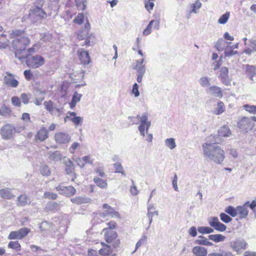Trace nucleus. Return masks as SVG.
Listing matches in <instances>:
<instances>
[{"instance_id": "obj_1", "label": "nucleus", "mask_w": 256, "mask_h": 256, "mask_svg": "<svg viewBox=\"0 0 256 256\" xmlns=\"http://www.w3.org/2000/svg\"><path fill=\"white\" fill-rule=\"evenodd\" d=\"M202 154L206 158L220 164L225 158L224 150L219 146L206 142L202 145Z\"/></svg>"}, {"instance_id": "obj_2", "label": "nucleus", "mask_w": 256, "mask_h": 256, "mask_svg": "<svg viewBox=\"0 0 256 256\" xmlns=\"http://www.w3.org/2000/svg\"><path fill=\"white\" fill-rule=\"evenodd\" d=\"M24 30H13L10 34L12 38L16 37L12 40V46L14 49L26 48L30 43L28 37L24 36Z\"/></svg>"}, {"instance_id": "obj_3", "label": "nucleus", "mask_w": 256, "mask_h": 256, "mask_svg": "<svg viewBox=\"0 0 256 256\" xmlns=\"http://www.w3.org/2000/svg\"><path fill=\"white\" fill-rule=\"evenodd\" d=\"M26 128L24 124H18L16 126L10 124H6L2 127L0 132L2 139L8 140L14 138L16 133H20Z\"/></svg>"}, {"instance_id": "obj_4", "label": "nucleus", "mask_w": 256, "mask_h": 256, "mask_svg": "<svg viewBox=\"0 0 256 256\" xmlns=\"http://www.w3.org/2000/svg\"><path fill=\"white\" fill-rule=\"evenodd\" d=\"M44 108L53 116H60L64 113L63 108L58 106L51 100L45 101L44 102Z\"/></svg>"}, {"instance_id": "obj_5", "label": "nucleus", "mask_w": 256, "mask_h": 256, "mask_svg": "<svg viewBox=\"0 0 256 256\" xmlns=\"http://www.w3.org/2000/svg\"><path fill=\"white\" fill-rule=\"evenodd\" d=\"M26 64L30 68H38L44 64V58L40 55L30 56L26 60Z\"/></svg>"}, {"instance_id": "obj_6", "label": "nucleus", "mask_w": 256, "mask_h": 256, "mask_svg": "<svg viewBox=\"0 0 256 256\" xmlns=\"http://www.w3.org/2000/svg\"><path fill=\"white\" fill-rule=\"evenodd\" d=\"M102 208L104 210V212L98 214H96L97 218H106L108 217L116 218L120 217L119 213L108 204H104Z\"/></svg>"}, {"instance_id": "obj_7", "label": "nucleus", "mask_w": 256, "mask_h": 256, "mask_svg": "<svg viewBox=\"0 0 256 256\" xmlns=\"http://www.w3.org/2000/svg\"><path fill=\"white\" fill-rule=\"evenodd\" d=\"M238 126L242 131L247 132L252 129L254 123L250 118L243 116L238 120Z\"/></svg>"}, {"instance_id": "obj_8", "label": "nucleus", "mask_w": 256, "mask_h": 256, "mask_svg": "<svg viewBox=\"0 0 256 256\" xmlns=\"http://www.w3.org/2000/svg\"><path fill=\"white\" fill-rule=\"evenodd\" d=\"M30 232V229L26 227L22 228L18 230L11 232L8 236V240H22Z\"/></svg>"}, {"instance_id": "obj_9", "label": "nucleus", "mask_w": 256, "mask_h": 256, "mask_svg": "<svg viewBox=\"0 0 256 256\" xmlns=\"http://www.w3.org/2000/svg\"><path fill=\"white\" fill-rule=\"evenodd\" d=\"M29 16L34 22L44 18L46 16V14L42 8H33L30 11Z\"/></svg>"}, {"instance_id": "obj_10", "label": "nucleus", "mask_w": 256, "mask_h": 256, "mask_svg": "<svg viewBox=\"0 0 256 256\" xmlns=\"http://www.w3.org/2000/svg\"><path fill=\"white\" fill-rule=\"evenodd\" d=\"M102 232H104V238L106 242L108 243L112 242L114 241L113 246L116 247L119 244V240L116 242V239L118 237L117 233L112 230H108L107 228H104L102 230Z\"/></svg>"}, {"instance_id": "obj_11", "label": "nucleus", "mask_w": 256, "mask_h": 256, "mask_svg": "<svg viewBox=\"0 0 256 256\" xmlns=\"http://www.w3.org/2000/svg\"><path fill=\"white\" fill-rule=\"evenodd\" d=\"M209 224L217 231L222 232L226 230V226L220 222L218 218L216 216L210 217L208 218Z\"/></svg>"}, {"instance_id": "obj_12", "label": "nucleus", "mask_w": 256, "mask_h": 256, "mask_svg": "<svg viewBox=\"0 0 256 256\" xmlns=\"http://www.w3.org/2000/svg\"><path fill=\"white\" fill-rule=\"evenodd\" d=\"M56 189L60 194L68 196H73L76 192V190L72 186H64L59 185L56 188Z\"/></svg>"}, {"instance_id": "obj_13", "label": "nucleus", "mask_w": 256, "mask_h": 256, "mask_svg": "<svg viewBox=\"0 0 256 256\" xmlns=\"http://www.w3.org/2000/svg\"><path fill=\"white\" fill-rule=\"evenodd\" d=\"M231 247L238 253L246 249L247 243L242 239H237L230 242Z\"/></svg>"}, {"instance_id": "obj_14", "label": "nucleus", "mask_w": 256, "mask_h": 256, "mask_svg": "<svg viewBox=\"0 0 256 256\" xmlns=\"http://www.w3.org/2000/svg\"><path fill=\"white\" fill-rule=\"evenodd\" d=\"M56 142L60 144L68 143L71 139V136L66 132H56L54 134Z\"/></svg>"}, {"instance_id": "obj_15", "label": "nucleus", "mask_w": 256, "mask_h": 256, "mask_svg": "<svg viewBox=\"0 0 256 256\" xmlns=\"http://www.w3.org/2000/svg\"><path fill=\"white\" fill-rule=\"evenodd\" d=\"M208 94L218 98H222L223 96L222 91L220 87L216 86H209L206 89Z\"/></svg>"}, {"instance_id": "obj_16", "label": "nucleus", "mask_w": 256, "mask_h": 256, "mask_svg": "<svg viewBox=\"0 0 256 256\" xmlns=\"http://www.w3.org/2000/svg\"><path fill=\"white\" fill-rule=\"evenodd\" d=\"M228 70L226 67H222L220 70V74L219 78L222 84L228 86L230 85V80L228 76Z\"/></svg>"}, {"instance_id": "obj_17", "label": "nucleus", "mask_w": 256, "mask_h": 256, "mask_svg": "<svg viewBox=\"0 0 256 256\" xmlns=\"http://www.w3.org/2000/svg\"><path fill=\"white\" fill-rule=\"evenodd\" d=\"M6 75L4 78V84L10 87L16 88L18 84V82L12 76V74L8 72L6 73Z\"/></svg>"}, {"instance_id": "obj_18", "label": "nucleus", "mask_w": 256, "mask_h": 256, "mask_svg": "<svg viewBox=\"0 0 256 256\" xmlns=\"http://www.w3.org/2000/svg\"><path fill=\"white\" fill-rule=\"evenodd\" d=\"M202 3L200 0H196L194 3L190 4L188 5L186 8L187 12L190 16L192 13L198 14V10L202 7Z\"/></svg>"}, {"instance_id": "obj_19", "label": "nucleus", "mask_w": 256, "mask_h": 256, "mask_svg": "<svg viewBox=\"0 0 256 256\" xmlns=\"http://www.w3.org/2000/svg\"><path fill=\"white\" fill-rule=\"evenodd\" d=\"M249 202H246L244 205L236 207L237 215H240V218H246L248 214V208L249 206Z\"/></svg>"}, {"instance_id": "obj_20", "label": "nucleus", "mask_w": 256, "mask_h": 256, "mask_svg": "<svg viewBox=\"0 0 256 256\" xmlns=\"http://www.w3.org/2000/svg\"><path fill=\"white\" fill-rule=\"evenodd\" d=\"M78 55L81 62L84 64H88L90 62V57L88 52L80 49L78 51Z\"/></svg>"}, {"instance_id": "obj_21", "label": "nucleus", "mask_w": 256, "mask_h": 256, "mask_svg": "<svg viewBox=\"0 0 256 256\" xmlns=\"http://www.w3.org/2000/svg\"><path fill=\"white\" fill-rule=\"evenodd\" d=\"M160 22H159L155 20H151L147 27L144 30L142 35L146 36L150 34L152 32V26H154V28L158 30L159 28Z\"/></svg>"}, {"instance_id": "obj_22", "label": "nucleus", "mask_w": 256, "mask_h": 256, "mask_svg": "<svg viewBox=\"0 0 256 256\" xmlns=\"http://www.w3.org/2000/svg\"><path fill=\"white\" fill-rule=\"evenodd\" d=\"M48 136V130L42 126L36 135L35 140L42 142L46 140Z\"/></svg>"}, {"instance_id": "obj_23", "label": "nucleus", "mask_w": 256, "mask_h": 256, "mask_svg": "<svg viewBox=\"0 0 256 256\" xmlns=\"http://www.w3.org/2000/svg\"><path fill=\"white\" fill-rule=\"evenodd\" d=\"M46 94L45 90H38L36 94V98L34 100V103L36 106H40L44 99Z\"/></svg>"}, {"instance_id": "obj_24", "label": "nucleus", "mask_w": 256, "mask_h": 256, "mask_svg": "<svg viewBox=\"0 0 256 256\" xmlns=\"http://www.w3.org/2000/svg\"><path fill=\"white\" fill-rule=\"evenodd\" d=\"M74 164L72 161L68 160V164L66 168V174L72 176V181L74 182L76 178V174L74 172Z\"/></svg>"}, {"instance_id": "obj_25", "label": "nucleus", "mask_w": 256, "mask_h": 256, "mask_svg": "<svg viewBox=\"0 0 256 256\" xmlns=\"http://www.w3.org/2000/svg\"><path fill=\"white\" fill-rule=\"evenodd\" d=\"M192 252L195 256H206L208 254L207 250L205 248L200 246L194 247Z\"/></svg>"}, {"instance_id": "obj_26", "label": "nucleus", "mask_w": 256, "mask_h": 256, "mask_svg": "<svg viewBox=\"0 0 256 256\" xmlns=\"http://www.w3.org/2000/svg\"><path fill=\"white\" fill-rule=\"evenodd\" d=\"M30 203V198L26 194H22L17 198V205L24 206Z\"/></svg>"}, {"instance_id": "obj_27", "label": "nucleus", "mask_w": 256, "mask_h": 256, "mask_svg": "<svg viewBox=\"0 0 256 256\" xmlns=\"http://www.w3.org/2000/svg\"><path fill=\"white\" fill-rule=\"evenodd\" d=\"M14 50L15 56L20 60L22 61L29 57L28 54L26 52V48Z\"/></svg>"}, {"instance_id": "obj_28", "label": "nucleus", "mask_w": 256, "mask_h": 256, "mask_svg": "<svg viewBox=\"0 0 256 256\" xmlns=\"http://www.w3.org/2000/svg\"><path fill=\"white\" fill-rule=\"evenodd\" d=\"M0 195L2 198L8 200L12 199L15 196L12 190L8 188L0 190Z\"/></svg>"}, {"instance_id": "obj_29", "label": "nucleus", "mask_w": 256, "mask_h": 256, "mask_svg": "<svg viewBox=\"0 0 256 256\" xmlns=\"http://www.w3.org/2000/svg\"><path fill=\"white\" fill-rule=\"evenodd\" d=\"M84 118L82 116H76L75 112H70V121L75 126L81 125L83 122Z\"/></svg>"}, {"instance_id": "obj_30", "label": "nucleus", "mask_w": 256, "mask_h": 256, "mask_svg": "<svg viewBox=\"0 0 256 256\" xmlns=\"http://www.w3.org/2000/svg\"><path fill=\"white\" fill-rule=\"evenodd\" d=\"M246 72L250 76V80L256 82V68L253 66H248L246 68Z\"/></svg>"}, {"instance_id": "obj_31", "label": "nucleus", "mask_w": 256, "mask_h": 256, "mask_svg": "<svg viewBox=\"0 0 256 256\" xmlns=\"http://www.w3.org/2000/svg\"><path fill=\"white\" fill-rule=\"evenodd\" d=\"M103 245V248L99 250L100 254L103 256H109L112 252V249L108 245L104 244V242L101 243Z\"/></svg>"}, {"instance_id": "obj_32", "label": "nucleus", "mask_w": 256, "mask_h": 256, "mask_svg": "<svg viewBox=\"0 0 256 256\" xmlns=\"http://www.w3.org/2000/svg\"><path fill=\"white\" fill-rule=\"evenodd\" d=\"M94 182L98 186L101 188H106L108 187V183L106 180L95 177L94 178Z\"/></svg>"}, {"instance_id": "obj_33", "label": "nucleus", "mask_w": 256, "mask_h": 256, "mask_svg": "<svg viewBox=\"0 0 256 256\" xmlns=\"http://www.w3.org/2000/svg\"><path fill=\"white\" fill-rule=\"evenodd\" d=\"M48 158L54 161H58L61 159L62 156L59 151H55L54 152H49L48 153Z\"/></svg>"}, {"instance_id": "obj_34", "label": "nucleus", "mask_w": 256, "mask_h": 256, "mask_svg": "<svg viewBox=\"0 0 256 256\" xmlns=\"http://www.w3.org/2000/svg\"><path fill=\"white\" fill-rule=\"evenodd\" d=\"M208 239L215 242H224L226 237L221 234H210L208 236Z\"/></svg>"}, {"instance_id": "obj_35", "label": "nucleus", "mask_w": 256, "mask_h": 256, "mask_svg": "<svg viewBox=\"0 0 256 256\" xmlns=\"http://www.w3.org/2000/svg\"><path fill=\"white\" fill-rule=\"evenodd\" d=\"M218 134L220 136L228 137L231 134V132L227 126H224L218 130Z\"/></svg>"}, {"instance_id": "obj_36", "label": "nucleus", "mask_w": 256, "mask_h": 256, "mask_svg": "<svg viewBox=\"0 0 256 256\" xmlns=\"http://www.w3.org/2000/svg\"><path fill=\"white\" fill-rule=\"evenodd\" d=\"M82 94H78V92H75L73 95L72 100L70 103V106L71 108L74 107L76 104L79 102L81 99Z\"/></svg>"}, {"instance_id": "obj_37", "label": "nucleus", "mask_w": 256, "mask_h": 256, "mask_svg": "<svg viewBox=\"0 0 256 256\" xmlns=\"http://www.w3.org/2000/svg\"><path fill=\"white\" fill-rule=\"evenodd\" d=\"M12 110L10 108L4 104L0 108V115L4 116H8L11 114Z\"/></svg>"}, {"instance_id": "obj_38", "label": "nucleus", "mask_w": 256, "mask_h": 256, "mask_svg": "<svg viewBox=\"0 0 256 256\" xmlns=\"http://www.w3.org/2000/svg\"><path fill=\"white\" fill-rule=\"evenodd\" d=\"M164 144L167 148L171 150L174 149L176 146L175 139L172 138L165 140Z\"/></svg>"}, {"instance_id": "obj_39", "label": "nucleus", "mask_w": 256, "mask_h": 256, "mask_svg": "<svg viewBox=\"0 0 256 256\" xmlns=\"http://www.w3.org/2000/svg\"><path fill=\"white\" fill-rule=\"evenodd\" d=\"M151 124H140L138 126V130L140 131V134L144 137L146 134H148V130Z\"/></svg>"}, {"instance_id": "obj_40", "label": "nucleus", "mask_w": 256, "mask_h": 256, "mask_svg": "<svg viewBox=\"0 0 256 256\" xmlns=\"http://www.w3.org/2000/svg\"><path fill=\"white\" fill-rule=\"evenodd\" d=\"M230 42H226L222 38L218 40L216 44V48L218 51H222L226 48V44H230Z\"/></svg>"}, {"instance_id": "obj_41", "label": "nucleus", "mask_w": 256, "mask_h": 256, "mask_svg": "<svg viewBox=\"0 0 256 256\" xmlns=\"http://www.w3.org/2000/svg\"><path fill=\"white\" fill-rule=\"evenodd\" d=\"M225 106L223 102H218L217 104V106L214 110V114L216 115H220L225 110Z\"/></svg>"}, {"instance_id": "obj_42", "label": "nucleus", "mask_w": 256, "mask_h": 256, "mask_svg": "<svg viewBox=\"0 0 256 256\" xmlns=\"http://www.w3.org/2000/svg\"><path fill=\"white\" fill-rule=\"evenodd\" d=\"M198 82L202 88L209 87L210 84V78L206 76L201 77L198 80Z\"/></svg>"}, {"instance_id": "obj_43", "label": "nucleus", "mask_w": 256, "mask_h": 256, "mask_svg": "<svg viewBox=\"0 0 256 256\" xmlns=\"http://www.w3.org/2000/svg\"><path fill=\"white\" fill-rule=\"evenodd\" d=\"M8 247L16 251H20L21 250V246L18 241H10L8 243Z\"/></svg>"}, {"instance_id": "obj_44", "label": "nucleus", "mask_w": 256, "mask_h": 256, "mask_svg": "<svg viewBox=\"0 0 256 256\" xmlns=\"http://www.w3.org/2000/svg\"><path fill=\"white\" fill-rule=\"evenodd\" d=\"M42 231H47L53 230L52 226L46 221L42 222L40 225Z\"/></svg>"}, {"instance_id": "obj_45", "label": "nucleus", "mask_w": 256, "mask_h": 256, "mask_svg": "<svg viewBox=\"0 0 256 256\" xmlns=\"http://www.w3.org/2000/svg\"><path fill=\"white\" fill-rule=\"evenodd\" d=\"M139 121L140 124H151V122L148 120V114L147 113H144L140 116Z\"/></svg>"}, {"instance_id": "obj_46", "label": "nucleus", "mask_w": 256, "mask_h": 256, "mask_svg": "<svg viewBox=\"0 0 256 256\" xmlns=\"http://www.w3.org/2000/svg\"><path fill=\"white\" fill-rule=\"evenodd\" d=\"M198 230L202 234H210L214 232V229L208 226H200L198 228Z\"/></svg>"}, {"instance_id": "obj_47", "label": "nucleus", "mask_w": 256, "mask_h": 256, "mask_svg": "<svg viewBox=\"0 0 256 256\" xmlns=\"http://www.w3.org/2000/svg\"><path fill=\"white\" fill-rule=\"evenodd\" d=\"M244 108L250 114H256V106L244 104L243 106Z\"/></svg>"}, {"instance_id": "obj_48", "label": "nucleus", "mask_w": 256, "mask_h": 256, "mask_svg": "<svg viewBox=\"0 0 256 256\" xmlns=\"http://www.w3.org/2000/svg\"><path fill=\"white\" fill-rule=\"evenodd\" d=\"M230 16V13L226 12L223 14L218 20V23L220 24H225L228 20Z\"/></svg>"}, {"instance_id": "obj_49", "label": "nucleus", "mask_w": 256, "mask_h": 256, "mask_svg": "<svg viewBox=\"0 0 256 256\" xmlns=\"http://www.w3.org/2000/svg\"><path fill=\"white\" fill-rule=\"evenodd\" d=\"M71 201L74 204H81L88 202V199L78 196L72 198Z\"/></svg>"}, {"instance_id": "obj_50", "label": "nucleus", "mask_w": 256, "mask_h": 256, "mask_svg": "<svg viewBox=\"0 0 256 256\" xmlns=\"http://www.w3.org/2000/svg\"><path fill=\"white\" fill-rule=\"evenodd\" d=\"M224 211L232 217H235L237 216L236 208H234L232 206H228L226 208Z\"/></svg>"}, {"instance_id": "obj_51", "label": "nucleus", "mask_w": 256, "mask_h": 256, "mask_svg": "<svg viewBox=\"0 0 256 256\" xmlns=\"http://www.w3.org/2000/svg\"><path fill=\"white\" fill-rule=\"evenodd\" d=\"M199 238L202 239L198 240H196V242L200 244L208 246H212L213 244L212 242L208 241L207 238H204L203 236H199Z\"/></svg>"}, {"instance_id": "obj_52", "label": "nucleus", "mask_w": 256, "mask_h": 256, "mask_svg": "<svg viewBox=\"0 0 256 256\" xmlns=\"http://www.w3.org/2000/svg\"><path fill=\"white\" fill-rule=\"evenodd\" d=\"M40 173L44 176H48L50 174V170L48 166L42 164L40 168Z\"/></svg>"}, {"instance_id": "obj_53", "label": "nucleus", "mask_w": 256, "mask_h": 256, "mask_svg": "<svg viewBox=\"0 0 256 256\" xmlns=\"http://www.w3.org/2000/svg\"><path fill=\"white\" fill-rule=\"evenodd\" d=\"M114 166L116 170L115 172L121 174L123 176L126 175L125 172L123 170V168L120 163L116 162L114 164Z\"/></svg>"}, {"instance_id": "obj_54", "label": "nucleus", "mask_w": 256, "mask_h": 256, "mask_svg": "<svg viewBox=\"0 0 256 256\" xmlns=\"http://www.w3.org/2000/svg\"><path fill=\"white\" fill-rule=\"evenodd\" d=\"M40 46L39 44H36L32 46V48H30L27 50L26 52L29 55H30L31 54H34L40 48Z\"/></svg>"}, {"instance_id": "obj_55", "label": "nucleus", "mask_w": 256, "mask_h": 256, "mask_svg": "<svg viewBox=\"0 0 256 256\" xmlns=\"http://www.w3.org/2000/svg\"><path fill=\"white\" fill-rule=\"evenodd\" d=\"M84 14L82 13H80L78 14L76 18L74 19V22L77 24H81L84 22Z\"/></svg>"}, {"instance_id": "obj_56", "label": "nucleus", "mask_w": 256, "mask_h": 256, "mask_svg": "<svg viewBox=\"0 0 256 256\" xmlns=\"http://www.w3.org/2000/svg\"><path fill=\"white\" fill-rule=\"evenodd\" d=\"M237 51H234L231 47L226 46L224 50V55L226 56H230L237 54Z\"/></svg>"}, {"instance_id": "obj_57", "label": "nucleus", "mask_w": 256, "mask_h": 256, "mask_svg": "<svg viewBox=\"0 0 256 256\" xmlns=\"http://www.w3.org/2000/svg\"><path fill=\"white\" fill-rule=\"evenodd\" d=\"M232 254L230 252L226 251H221L220 252H213L208 254V256H231Z\"/></svg>"}, {"instance_id": "obj_58", "label": "nucleus", "mask_w": 256, "mask_h": 256, "mask_svg": "<svg viewBox=\"0 0 256 256\" xmlns=\"http://www.w3.org/2000/svg\"><path fill=\"white\" fill-rule=\"evenodd\" d=\"M86 0H76V6L80 10H84L86 7Z\"/></svg>"}, {"instance_id": "obj_59", "label": "nucleus", "mask_w": 256, "mask_h": 256, "mask_svg": "<svg viewBox=\"0 0 256 256\" xmlns=\"http://www.w3.org/2000/svg\"><path fill=\"white\" fill-rule=\"evenodd\" d=\"M44 197L45 198L56 200L58 197V195L56 194L55 193H53L50 192H46L44 194Z\"/></svg>"}, {"instance_id": "obj_60", "label": "nucleus", "mask_w": 256, "mask_h": 256, "mask_svg": "<svg viewBox=\"0 0 256 256\" xmlns=\"http://www.w3.org/2000/svg\"><path fill=\"white\" fill-rule=\"evenodd\" d=\"M220 216V220L225 223H228L232 220V218L225 213H221Z\"/></svg>"}, {"instance_id": "obj_61", "label": "nucleus", "mask_w": 256, "mask_h": 256, "mask_svg": "<svg viewBox=\"0 0 256 256\" xmlns=\"http://www.w3.org/2000/svg\"><path fill=\"white\" fill-rule=\"evenodd\" d=\"M80 146V144L78 142H74L69 148V152L71 154H74L76 150Z\"/></svg>"}, {"instance_id": "obj_62", "label": "nucleus", "mask_w": 256, "mask_h": 256, "mask_svg": "<svg viewBox=\"0 0 256 256\" xmlns=\"http://www.w3.org/2000/svg\"><path fill=\"white\" fill-rule=\"evenodd\" d=\"M132 186L130 188V192L132 195L136 196L138 193V190L136 186H135L133 180H132Z\"/></svg>"}, {"instance_id": "obj_63", "label": "nucleus", "mask_w": 256, "mask_h": 256, "mask_svg": "<svg viewBox=\"0 0 256 256\" xmlns=\"http://www.w3.org/2000/svg\"><path fill=\"white\" fill-rule=\"evenodd\" d=\"M12 104L16 106H20L21 102L20 98L17 96H13L11 99Z\"/></svg>"}, {"instance_id": "obj_64", "label": "nucleus", "mask_w": 256, "mask_h": 256, "mask_svg": "<svg viewBox=\"0 0 256 256\" xmlns=\"http://www.w3.org/2000/svg\"><path fill=\"white\" fill-rule=\"evenodd\" d=\"M132 92L134 94L135 97H138L140 96V92L138 90V86L136 83H135L132 86Z\"/></svg>"}]
</instances>
